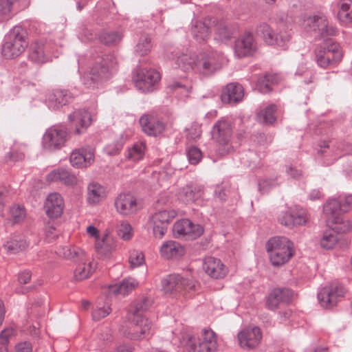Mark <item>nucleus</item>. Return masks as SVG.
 <instances>
[{
  "label": "nucleus",
  "instance_id": "f257e3e1",
  "mask_svg": "<svg viewBox=\"0 0 352 352\" xmlns=\"http://www.w3.org/2000/svg\"><path fill=\"white\" fill-rule=\"evenodd\" d=\"M305 23L309 30L318 33L324 38V43L316 50V60L318 65L326 69L340 62L342 58L340 45L331 38H327L335 35L336 30L332 26H329L326 16H309Z\"/></svg>",
  "mask_w": 352,
  "mask_h": 352
},
{
  "label": "nucleus",
  "instance_id": "f03ea898",
  "mask_svg": "<svg viewBox=\"0 0 352 352\" xmlns=\"http://www.w3.org/2000/svg\"><path fill=\"white\" fill-rule=\"evenodd\" d=\"M175 59L178 67L184 72L194 70L195 72L208 76L219 70L223 62V56L217 51L204 52L195 57L186 54L169 57Z\"/></svg>",
  "mask_w": 352,
  "mask_h": 352
},
{
  "label": "nucleus",
  "instance_id": "7ed1b4c3",
  "mask_svg": "<svg viewBox=\"0 0 352 352\" xmlns=\"http://www.w3.org/2000/svg\"><path fill=\"white\" fill-rule=\"evenodd\" d=\"M118 64L113 53L98 56L89 72L82 76V82L87 88H96L111 79L118 72Z\"/></svg>",
  "mask_w": 352,
  "mask_h": 352
},
{
  "label": "nucleus",
  "instance_id": "20e7f679",
  "mask_svg": "<svg viewBox=\"0 0 352 352\" xmlns=\"http://www.w3.org/2000/svg\"><path fill=\"white\" fill-rule=\"evenodd\" d=\"M151 302L150 298H143L135 302L129 309V314L133 316V327L130 330L131 339L144 338L151 333L152 322L143 316V314L149 308Z\"/></svg>",
  "mask_w": 352,
  "mask_h": 352
},
{
  "label": "nucleus",
  "instance_id": "39448f33",
  "mask_svg": "<svg viewBox=\"0 0 352 352\" xmlns=\"http://www.w3.org/2000/svg\"><path fill=\"white\" fill-rule=\"evenodd\" d=\"M266 250L273 266L279 267L287 263L294 256V243L285 236H274L266 243Z\"/></svg>",
  "mask_w": 352,
  "mask_h": 352
},
{
  "label": "nucleus",
  "instance_id": "423d86ee",
  "mask_svg": "<svg viewBox=\"0 0 352 352\" xmlns=\"http://www.w3.org/2000/svg\"><path fill=\"white\" fill-rule=\"evenodd\" d=\"M26 36L27 32L23 28L14 26L5 36L1 50L2 55L8 59L20 56L28 46Z\"/></svg>",
  "mask_w": 352,
  "mask_h": 352
},
{
  "label": "nucleus",
  "instance_id": "0eeeda50",
  "mask_svg": "<svg viewBox=\"0 0 352 352\" xmlns=\"http://www.w3.org/2000/svg\"><path fill=\"white\" fill-rule=\"evenodd\" d=\"M212 138L217 142V154L223 156L233 149L231 140L233 134V124L231 120L226 117L221 118L212 126Z\"/></svg>",
  "mask_w": 352,
  "mask_h": 352
},
{
  "label": "nucleus",
  "instance_id": "6e6552de",
  "mask_svg": "<svg viewBox=\"0 0 352 352\" xmlns=\"http://www.w3.org/2000/svg\"><path fill=\"white\" fill-rule=\"evenodd\" d=\"M186 346L189 352H213L217 348L215 333L211 329H204L201 338L190 336Z\"/></svg>",
  "mask_w": 352,
  "mask_h": 352
},
{
  "label": "nucleus",
  "instance_id": "1a4fd4ad",
  "mask_svg": "<svg viewBox=\"0 0 352 352\" xmlns=\"http://www.w3.org/2000/svg\"><path fill=\"white\" fill-rule=\"evenodd\" d=\"M162 287L165 293L171 294L174 292H181L183 289L197 291L199 285L196 281L184 278L179 274H171L162 279Z\"/></svg>",
  "mask_w": 352,
  "mask_h": 352
},
{
  "label": "nucleus",
  "instance_id": "9d476101",
  "mask_svg": "<svg viewBox=\"0 0 352 352\" xmlns=\"http://www.w3.org/2000/svg\"><path fill=\"white\" fill-rule=\"evenodd\" d=\"M160 79V73L152 69L138 68L133 74L135 87L142 92L152 91Z\"/></svg>",
  "mask_w": 352,
  "mask_h": 352
},
{
  "label": "nucleus",
  "instance_id": "9b49d317",
  "mask_svg": "<svg viewBox=\"0 0 352 352\" xmlns=\"http://www.w3.org/2000/svg\"><path fill=\"white\" fill-rule=\"evenodd\" d=\"M67 135V129L64 126L49 128L43 136V148L50 151L61 148L66 142Z\"/></svg>",
  "mask_w": 352,
  "mask_h": 352
},
{
  "label": "nucleus",
  "instance_id": "f8f14e48",
  "mask_svg": "<svg viewBox=\"0 0 352 352\" xmlns=\"http://www.w3.org/2000/svg\"><path fill=\"white\" fill-rule=\"evenodd\" d=\"M344 287L342 284L332 283L322 287L318 294V299L322 307L331 309L336 306L344 296Z\"/></svg>",
  "mask_w": 352,
  "mask_h": 352
},
{
  "label": "nucleus",
  "instance_id": "ddd939ff",
  "mask_svg": "<svg viewBox=\"0 0 352 352\" xmlns=\"http://www.w3.org/2000/svg\"><path fill=\"white\" fill-rule=\"evenodd\" d=\"M173 233L177 238L186 240H194L204 233V228L197 223H192L188 219L177 221L173 226Z\"/></svg>",
  "mask_w": 352,
  "mask_h": 352
},
{
  "label": "nucleus",
  "instance_id": "4468645a",
  "mask_svg": "<svg viewBox=\"0 0 352 352\" xmlns=\"http://www.w3.org/2000/svg\"><path fill=\"white\" fill-rule=\"evenodd\" d=\"M176 212L173 210H162L152 215L149 223L153 228V235L155 238L161 239L164 236L168 225L176 217Z\"/></svg>",
  "mask_w": 352,
  "mask_h": 352
},
{
  "label": "nucleus",
  "instance_id": "2eb2a0df",
  "mask_svg": "<svg viewBox=\"0 0 352 352\" xmlns=\"http://www.w3.org/2000/svg\"><path fill=\"white\" fill-rule=\"evenodd\" d=\"M256 34L269 45L283 47L290 39V34L287 32L276 34L270 25L266 23H261L256 27Z\"/></svg>",
  "mask_w": 352,
  "mask_h": 352
},
{
  "label": "nucleus",
  "instance_id": "dca6fc26",
  "mask_svg": "<svg viewBox=\"0 0 352 352\" xmlns=\"http://www.w3.org/2000/svg\"><path fill=\"white\" fill-rule=\"evenodd\" d=\"M234 54L241 58L253 56L257 50V44L254 35L250 32H245L234 43Z\"/></svg>",
  "mask_w": 352,
  "mask_h": 352
},
{
  "label": "nucleus",
  "instance_id": "f3484780",
  "mask_svg": "<svg viewBox=\"0 0 352 352\" xmlns=\"http://www.w3.org/2000/svg\"><path fill=\"white\" fill-rule=\"evenodd\" d=\"M68 119L71 126L74 129V133L78 135L85 133L92 123L90 113L84 109L74 110L68 116Z\"/></svg>",
  "mask_w": 352,
  "mask_h": 352
},
{
  "label": "nucleus",
  "instance_id": "a211bd4d",
  "mask_svg": "<svg viewBox=\"0 0 352 352\" xmlns=\"http://www.w3.org/2000/svg\"><path fill=\"white\" fill-rule=\"evenodd\" d=\"M70 163L77 168L89 166L94 161V149L90 146L82 147L72 151Z\"/></svg>",
  "mask_w": 352,
  "mask_h": 352
},
{
  "label": "nucleus",
  "instance_id": "6ab92c4d",
  "mask_svg": "<svg viewBox=\"0 0 352 352\" xmlns=\"http://www.w3.org/2000/svg\"><path fill=\"white\" fill-rule=\"evenodd\" d=\"M73 99V95L67 89H54L49 92L45 102L49 109L56 110L69 104Z\"/></svg>",
  "mask_w": 352,
  "mask_h": 352
},
{
  "label": "nucleus",
  "instance_id": "aec40b11",
  "mask_svg": "<svg viewBox=\"0 0 352 352\" xmlns=\"http://www.w3.org/2000/svg\"><path fill=\"white\" fill-rule=\"evenodd\" d=\"M293 292L287 288H275L266 298V307L275 311L280 303H289L292 298Z\"/></svg>",
  "mask_w": 352,
  "mask_h": 352
},
{
  "label": "nucleus",
  "instance_id": "412c9836",
  "mask_svg": "<svg viewBox=\"0 0 352 352\" xmlns=\"http://www.w3.org/2000/svg\"><path fill=\"white\" fill-rule=\"evenodd\" d=\"M139 122L142 131L149 136L156 137L165 130L164 123L153 115L144 114Z\"/></svg>",
  "mask_w": 352,
  "mask_h": 352
},
{
  "label": "nucleus",
  "instance_id": "4be33fe9",
  "mask_svg": "<svg viewBox=\"0 0 352 352\" xmlns=\"http://www.w3.org/2000/svg\"><path fill=\"white\" fill-rule=\"evenodd\" d=\"M261 338V329L257 327L244 329L238 333L239 343L244 349H252L256 347Z\"/></svg>",
  "mask_w": 352,
  "mask_h": 352
},
{
  "label": "nucleus",
  "instance_id": "5701e85b",
  "mask_svg": "<svg viewBox=\"0 0 352 352\" xmlns=\"http://www.w3.org/2000/svg\"><path fill=\"white\" fill-rule=\"evenodd\" d=\"M278 220L281 225L292 228L294 226L305 225L307 218L306 213L303 210H288L281 212Z\"/></svg>",
  "mask_w": 352,
  "mask_h": 352
},
{
  "label": "nucleus",
  "instance_id": "b1692460",
  "mask_svg": "<svg viewBox=\"0 0 352 352\" xmlns=\"http://www.w3.org/2000/svg\"><path fill=\"white\" fill-rule=\"evenodd\" d=\"M244 96V89L238 82H230L223 89L221 99L225 104H236L241 102Z\"/></svg>",
  "mask_w": 352,
  "mask_h": 352
},
{
  "label": "nucleus",
  "instance_id": "393cba45",
  "mask_svg": "<svg viewBox=\"0 0 352 352\" xmlns=\"http://www.w3.org/2000/svg\"><path fill=\"white\" fill-rule=\"evenodd\" d=\"M203 269L208 276L215 279L223 278L228 272L227 267L221 261L212 256L205 258Z\"/></svg>",
  "mask_w": 352,
  "mask_h": 352
},
{
  "label": "nucleus",
  "instance_id": "a878e982",
  "mask_svg": "<svg viewBox=\"0 0 352 352\" xmlns=\"http://www.w3.org/2000/svg\"><path fill=\"white\" fill-rule=\"evenodd\" d=\"M64 202L60 194L50 193L46 199L44 208L47 215L51 219L59 217L63 211Z\"/></svg>",
  "mask_w": 352,
  "mask_h": 352
},
{
  "label": "nucleus",
  "instance_id": "bb28decb",
  "mask_svg": "<svg viewBox=\"0 0 352 352\" xmlns=\"http://www.w3.org/2000/svg\"><path fill=\"white\" fill-rule=\"evenodd\" d=\"M204 194V186L197 184H187L178 194V199L185 203L190 204L200 199Z\"/></svg>",
  "mask_w": 352,
  "mask_h": 352
},
{
  "label": "nucleus",
  "instance_id": "cd10ccee",
  "mask_svg": "<svg viewBox=\"0 0 352 352\" xmlns=\"http://www.w3.org/2000/svg\"><path fill=\"white\" fill-rule=\"evenodd\" d=\"M136 199L129 193L120 194L115 201L117 211L123 214L128 215L136 210Z\"/></svg>",
  "mask_w": 352,
  "mask_h": 352
},
{
  "label": "nucleus",
  "instance_id": "c85d7f7f",
  "mask_svg": "<svg viewBox=\"0 0 352 352\" xmlns=\"http://www.w3.org/2000/svg\"><path fill=\"white\" fill-rule=\"evenodd\" d=\"M28 58L35 64H43L49 60L47 53V46L42 41L32 43L29 49Z\"/></svg>",
  "mask_w": 352,
  "mask_h": 352
},
{
  "label": "nucleus",
  "instance_id": "c756f323",
  "mask_svg": "<svg viewBox=\"0 0 352 352\" xmlns=\"http://www.w3.org/2000/svg\"><path fill=\"white\" fill-rule=\"evenodd\" d=\"M47 181L50 182H60L67 186H74L77 179L75 175L65 168H57L47 175Z\"/></svg>",
  "mask_w": 352,
  "mask_h": 352
},
{
  "label": "nucleus",
  "instance_id": "7c9ffc66",
  "mask_svg": "<svg viewBox=\"0 0 352 352\" xmlns=\"http://www.w3.org/2000/svg\"><path fill=\"white\" fill-rule=\"evenodd\" d=\"M160 253L164 258L170 259L182 256L185 254V250L179 243L168 241L162 244Z\"/></svg>",
  "mask_w": 352,
  "mask_h": 352
},
{
  "label": "nucleus",
  "instance_id": "2f4dec72",
  "mask_svg": "<svg viewBox=\"0 0 352 352\" xmlns=\"http://www.w3.org/2000/svg\"><path fill=\"white\" fill-rule=\"evenodd\" d=\"M22 0H0V21L11 19L14 12L22 8Z\"/></svg>",
  "mask_w": 352,
  "mask_h": 352
},
{
  "label": "nucleus",
  "instance_id": "473e14b6",
  "mask_svg": "<svg viewBox=\"0 0 352 352\" xmlns=\"http://www.w3.org/2000/svg\"><path fill=\"white\" fill-rule=\"evenodd\" d=\"M279 76L275 74H266L257 79L256 87L261 94H269L272 91V87L278 84Z\"/></svg>",
  "mask_w": 352,
  "mask_h": 352
},
{
  "label": "nucleus",
  "instance_id": "72a5a7b5",
  "mask_svg": "<svg viewBox=\"0 0 352 352\" xmlns=\"http://www.w3.org/2000/svg\"><path fill=\"white\" fill-rule=\"evenodd\" d=\"M106 196L105 188L98 182H91L87 186V201L91 205H96Z\"/></svg>",
  "mask_w": 352,
  "mask_h": 352
},
{
  "label": "nucleus",
  "instance_id": "f704fd0d",
  "mask_svg": "<svg viewBox=\"0 0 352 352\" xmlns=\"http://www.w3.org/2000/svg\"><path fill=\"white\" fill-rule=\"evenodd\" d=\"M338 18L343 25L352 26L351 0H340L338 2Z\"/></svg>",
  "mask_w": 352,
  "mask_h": 352
},
{
  "label": "nucleus",
  "instance_id": "c9c22d12",
  "mask_svg": "<svg viewBox=\"0 0 352 352\" xmlns=\"http://www.w3.org/2000/svg\"><path fill=\"white\" fill-rule=\"evenodd\" d=\"M340 243L342 245L344 243L342 241V236H340L331 228L324 231L320 239V245L322 248L327 250L332 249L336 244Z\"/></svg>",
  "mask_w": 352,
  "mask_h": 352
},
{
  "label": "nucleus",
  "instance_id": "e433bc0d",
  "mask_svg": "<svg viewBox=\"0 0 352 352\" xmlns=\"http://www.w3.org/2000/svg\"><path fill=\"white\" fill-rule=\"evenodd\" d=\"M190 32L193 38L199 43L206 41L210 36L209 28L202 21H195Z\"/></svg>",
  "mask_w": 352,
  "mask_h": 352
},
{
  "label": "nucleus",
  "instance_id": "4c0bfd02",
  "mask_svg": "<svg viewBox=\"0 0 352 352\" xmlns=\"http://www.w3.org/2000/svg\"><path fill=\"white\" fill-rule=\"evenodd\" d=\"M331 228L333 230L338 234L346 233L349 232L352 228V223L344 217H334L329 221Z\"/></svg>",
  "mask_w": 352,
  "mask_h": 352
},
{
  "label": "nucleus",
  "instance_id": "58836bf2",
  "mask_svg": "<svg viewBox=\"0 0 352 352\" xmlns=\"http://www.w3.org/2000/svg\"><path fill=\"white\" fill-rule=\"evenodd\" d=\"M323 211L325 214L329 216L328 221H330L334 217H340L344 214L340 201L338 199H331L327 201L324 205Z\"/></svg>",
  "mask_w": 352,
  "mask_h": 352
},
{
  "label": "nucleus",
  "instance_id": "ea45409f",
  "mask_svg": "<svg viewBox=\"0 0 352 352\" xmlns=\"http://www.w3.org/2000/svg\"><path fill=\"white\" fill-rule=\"evenodd\" d=\"M276 109V106L275 104H270L267 106L258 113V120L266 125L274 124L276 120V118L275 116Z\"/></svg>",
  "mask_w": 352,
  "mask_h": 352
},
{
  "label": "nucleus",
  "instance_id": "a19ab883",
  "mask_svg": "<svg viewBox=\"0 0 352 352\" xmlns=\"http://www.w3.org/2000/svg\"><path fill=\"white\" fill-rule=\"evenodd\" d=\"M57 254L67 259H72L74 261H82L84 256V252L76 247L65 246L58 250Z\"/></svg>",
  "mask_w": 352,
  "mask_h": 352
},
{
  "label": "nucleus",
  "instance_id": "79ce46f5",
  "mask_svg": "<svg viewBox=\"0 0 352 352\" xmlns=\"http://www.w3.org/2000/svg\"><path fill=\"white\" fill-rule=\"evenodd\" d=\"M95 267L91 263H80L74 270V278L76 281H82L88 278L94 272Z\"/></svg>",
  "mask_w": 352,
  "mask_h": 352
},
{
  "label": "nucleus",
  "instance_id": "37998d69",
  "mask_svg": "<svg viewBox=\"0 0 352 352\" xmlns=\"http://www.w3.org/2000/svg\"><path fill=\"white\" fill-rule=\"evenodd\" d=\"M146 146L143 142H136L129 148L126 153V158L134 162L142 160L144 155Z\"/></svg>",
  "mask_w": 352,
  "mask_h": 352
},
{
  "label": "nucleus",
  "instance_id": "c03bdc74",
  "mask_svg": "<svg viewBox=\"0 0 352 352\" xmlns=\"http://www.w3.org/2000/svg\"><path fill=\"white\" fill-rule=\"evenodd\" d=\"M134 287L135 284L131 279H124L118 284L111 285L109 289L115 294L125 296L131 292Z\"/></svg>",
  "mask_w": 352,
  "mask_h": 352
},
{
  "label": "nucleus",
  "instance_id": "a18cd8bd",
  "mask_svg": "<svg viewBox=\"0 0 352 352\" xmlns=\"http://www.w3.org/2000/svg\"><path fill=\"white\" fill-rule=\"evenodd\" d=\"M152 48L151 39L148 34H143L140 36L135 45V52L138 56L146 55Z\"/></svg>",
  "mask_w": 352,
  "mask_h": 352
},
{
  "label": "nucleus",
  "instance_id": "49530a36",
  "mask_svg": "<svg viewBox=\"0 0 352 352\" xmlns=\"http://www.w3.org/2000/svg\"><path fill=\"white\" fill-rule=\"evenodd\" d=\"M235 31V28L231 25L220 22L217 26L216 34L221 41H227L234 36Z\"/></svg>",
  "mask_w": 352,
  "mask_h": 352
},
{
  "label": "nucleus",
  "instance_id": "de8ad7c7",
  "mask_svg": "<svg viewBox=\"0 0 352 352\" xmlns=\"http://www.w3.org/2000/svg\"><path fill=\"white\" fill-rule=\"evenodd\" d=\"M100 42L104 45H113L120 42L122 39V35L118 32H104L100 36Z\"/></svg>",
  "mask_w": 352,
  "mask_h": 352
},
{
  "label": "nucleus",
  "instance_id": "09e8293b",
  "mask_svg": "<svg viewBox=\"0 0 352 352\" xmlns=\"http://www.w3.org/2000/svg\"><path fill=\"white\" fill-rule=\"evenodd\" d=\"M230 193V186L228 183H222L215 186L214 196L220 201L223 202L227 200Z\"/></svg>",
  "mask_w": 352,
  "mask_h": 352
},
{
  "label": "nucleus",
  "instance_id": "8fccbe9b",
  "mask_svg": "<svg viewBox=\"0 0 352 352\" xmlns=\"http://www.w3.org/2000/svg\"><path fill=\"white\" fill-rule=\"evenodd\" d=\"M126 139L122 136L112 144H109L104 148L105 152L109 155H116L120 153L125 144Z\"/></svg>",
  "mask_w": 352,
  "mask_h": 352
},
{
  "label": "nucleus",
  "instance_id": "3c124183",
  "mask_svg": "<svg viewBox=\"0 0 352 352\" xmlns=\"http://www.w3.org/2000/svg\"><path fill=\"white\" fill-rule=\"evenodd\" d=\"M96 248L98 254L108 257L113 248V245L112 243H109V239L107 237L100 242H98Z\"/></svg>",
  "mask_w": 352,
  "mask_h": 352
},
{
  "label": "nucleus",
  "instance_id": "603ef678",
  "mask_svg": "<svg viewBox=\"0 0 352 352\" xmlns=\"http://www.w3.org/2000/svg\"><path fill=\"white\" fill-rule=\"evenodd\" d=\"M10 214L14 223L21 222L26 216L25 208L22 206H13L10 208Z\"/></svg>",
  "mask_w": 352,
  "mask_h": 352
},
{
  "label": "nucleus",
  "instance_id": "864d4df0",
  "mask_svg": "<svg viewBox=\"0 0 352 352\" xmlns=\"http://www.w3.org/2000/svg\"><path fill=\"white\" fill-rule=\"evenodd\" d=\"M129 262L131 267H137L144 263V256L142 252L133 250L130 252Z\"/></svg>",
  "mask_w": 352,
  "mask_h": 352
},
{
  "label": "nucleus",
  "instance_id": "5fc2aeb1",
  "mask_svg": "<svg viewBox=\"0 0 352 352\" xmlns=\"http://www.w3.org/2000/svg\"><path fill=\"white\" fill-rule=\"evenodd\" d=\"M275 179H263L258 181V190L261 194L267 193L271 189L277 186Z\"/></svg>",
  "mask_w": 352,
  "mask_h": 352
},
{
  "label": "nucleus",
  "instance_id": "6e6d98bb",
  "mask_svg": "<svg viewBox=\"0 0 352 352\" xmlns=\"http://www.w3.org/2000/svg\"><path fill=\"white\" fill-rule=\"evenodd\" d=\"M187 157L191 164H197L202 158L201 151L196 146H191L187 151Z\"/></svg>",
  "mask_w": 352,
  "mask_h": 352
},
{
  "label": "nucleus",
  "instance_id": "4d7b16f0",
  "mask_svg": "<svg viewBox=\"0 0 352 352\" xmlns=\"http://www.w3.org/2000/svg\"><path fill=\"white\" fill-rule=\"evenodd\" d=\"M118 235L125 241L129 240L133 236L131 225L126 223H121L118 230Z\"/></svg>",
  "mask_w": 352,
  "mask_h": 352
},
{
  "label": "nucleus",
  "instance_id": "13d9d810",
  "mask_svg": "<svg viewBox=\"0 0 352 352\" xmlns=\"http://www.w3.org/2000/svg\"><path fill=\"white\" fill-rule=\"evenodd\" d=\"M60 232L56 228L50 223H47L45 226V235L48 242L55 240Z\"/></svg>",
  "mask_w": 352,
  "mask_h": 352
},
{
  "label": "nucleus",
  "instance_id": "bf43d9fd",
  "mask_svg": "<svg viewBox=\"0 0 352 352\" xmlns=\"http://www.w3.org/2000/svg\"><path fill=\"white\" fill-rule=\"evenodd\" d=\"M24 158V153L16 148L15 146H13L10 148V151L8 153L6 156V159L7 161L10 160L12 162H17L19 160H22Z\"/></svg>",
  "mask_w": 352,
  "mask_h": 352
},
{
  "label": "nucleus",
  "instance_id": "052dcab7",
  "mask_svg": "<svg viewBox=\"0 0 352 352\" xmlns=\"http://www.w3.org/2000/svg\"><path fill=\"white\" fill-rule=\"evenodd\" d=\"M111 309L109 306L98 307L92 312V318L94 320H99L110 314Z\"/></svg>",
  "mask_w": 352,
  "mask_h": 352
},
{
  "label": "nucleus",
  "instance_id": "680f3d73",
  "mask_svg": "<svg viewBox=\"0 0 352 352\" xmlns=\"http://www.w3.org/2000/svg\"><path fill=\"white\" fill-rule=\"evenodd\" d=\"M187 131V138L192 140H196L199 138L201 133V127L197 124H192L188 129Z\"/></svg>",
  "mask_w": 352,
  "mask_h": 352
},
{
  "label": "nucleus",
  "instance_id": "e2e57ef3",
  "mask_svg": "<svg viewBox=\"0 0 352 352\" xmlns=\"http://www.w3.org/2000/svg\"><path fill=\"white\" fill-rule=\"evenodd\" d=\"M14 329L12 327L6 328L0 333V342L1 344L6 345L9 342L10 338L14 333Z\"/></svg>",
  "mask_w": 352,
  "mask_h": 352
},
{
  "label": "nucleus",
  "instance_id": "0e129e2a",
  "mask_svg": "<svg viewBox=\"0 0 352 352\" xmlns=\"http://www.w3.org/2000/svg\"><path fill=\"white\" fill-rule=\"evenodd\" d=\"M338 199L340 201L342 212H344V213L347 212L350 206L352 204V195L339 196Z\"/></svg>",
  "mask_w": 352,
  "mask_h": 352
},
{
  "label": "nucleus",
  "instance_id": "69168bd1",
  "mask_svg": "<svg viewBox=\"0 0 352 352\" xmlns=\"http://www.w3.org/2000/svg\"><path fill=\"white\" fill-rule=\"evenodd\" d=\"M96 36V34L88 28H83L80 32V38L83 41H91Z\"/></svg>",
  "mask_w": 352,
  "mask_h": 352
},
{
  "label": "nucleus",
  "instance_id": "338daca9",
  "mask_svg": "<svg viewBox=\"0 0 352 352\" xmlns=\"http://www.w3.org/2000/svg\"><path fill=\"white\" fill-rule=\"evenodd\" d=\"M32 273L29 270H24L19 272L18 276V282L20 284L25 285L28 283L31 279Z\"/></svg>",
  "mask_w": 352,
  "mask_h": 352
},
{
  "label": "nucleus",
  "instance_id": "774afa93",
  "mask_svg": "<svg viewBox=\"0 0 352 352\" xmlns=\"http://www.w3.org/2000/svg\"><path fill=\"white\" fill-rule=\"evenodd\" d=\"M16 352H32V345L29 342L19 343L15 346Z\"/></svg>",
  "mask_w": 352,
  "mask_h": 352
}]
</instances>
